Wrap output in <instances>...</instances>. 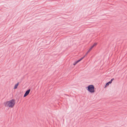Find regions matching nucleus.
I'll use <instances>...</instances> for the list:
<instances>
[{
	"instance_id": "9d476101",
	"label": "nucleus",
	"mask_w": 127,
	"mask_h": 127,
	"mask_svg": "<svg viewBox=\"0 0 127 127\" xmlns=\"http://www.w3.org/2000/svg\"><path fill=\"white\" fill-rule=\"evenodd\" d=\"M89 52H88V51L87 52V53H86L85 55L84 56H85V57L86 56V55H87L88 53Z\"/></svg>"
},
{
	"instance_id": "0eeeda50",
	"label": "nucleus",
	"mask_w": 127,
	"mask_h": 127,
	"mask_svg": "<svg viewBox=\"0 0 127 127\" xmlns=\"http://www.w3.org/2000/svg\"><path fill=\"white\" fill-rule=\"evenodd\" d=\"M85 57V56H83V57L81 58L79 60H78V61H79V62H80L81 60H82V59H83Z\"/></svg>"
},
{
	"instance_id": "9b49d317",
	"label": "nucleus",
	"mask_w": 127,
	"mask_h": 127,
	"mask_svg": "<svg viewBox=\"0 0 127 127\" xmlns=\"http://www.w3.org/2000/svg\"><path fill=\"white\" fill-rule=\"evenodd\" d=\"M27 95H27V94H26L25 93V94L24 95L23 97H26V96H27Z\"/></svg>"
},
{
	"instance_id": "423d86ee",
	"label": "nucleus",
	"mask_w": 127,
	"mask_h": 127,
	"mask_svg": "<svg viewBox=\"0 0 127 127\" xmlns=\"http://www.w3.org/2000/svg\"><path fill=\"white\" fill-rule=\"evenodd\" d=\"M97 44V42H95L92 46L93 48Z\"/></svg>"
},
{
	"instance_id": "f03ea898",
	"label": "nucleus",
	"mask_w": 127,
	"mask_h": 127,
	"mask_svg": "<svg viewBox=\"0 0 127 127\" xmlns=\"http://www.w3.org/2000/svg\"><path fill=\"white\" fill-rule=\"evenodd\" d=\"M95 88L93 85H88L86 88V89L91 93H94L95 92Z\"/></svg>"
},
{
	"instance_id": "6e6552de",
	"label": "nucleus",
	"mask_w": 127,
	"mask_h": 127,
	"mask_svg": "<svg viewBox=\"0 0 127 127\" xmlns=\"http://www.w3.org/2000/svg\"><path fill=\"white\" fill-rule=\"evenodd\" d=\"M77 63V62L76 61H75L73 63V65H75Z\"/></svg>"
},
{
	"instance_id": "39448f33",
	"label": "nucleus",
	"mask_w": 127,
	"mask_h": 127,
	"mask_svg": "<svg viewBox=\"0 0 127 127\" xmlns=\"http://www.w3.org/2000/svg\"><path fill=\"white\" fill-rule=\"evenodd\" d=\"M30 91L31 90L30 89H28L26 91L25 93L27 95H28Z\"/></svg>"
},
{
	"instance_id": "4468645a",
	"label": "nucleus",
	"mask_w": 127,
	"mask_h": 127,
	"mask_svg": "<svg viewBox=\"0 0 127 127\" xmlns=\"http://www.w3.org/2000/svg\"><path fill=\"white\" fill-rule=\"evenodd\" d=\"M77 62V63H78V62H79V61H78V60H77V61H76Z\"/></svg>"
},
{
	"instance_id": "ddd939ff",
	"label": "nucleus",
	"mask_w": 127,
	"mask_h": 127,
	"mask_svg": "<svg viewBox=\"0 0 127 127\" xmlns=\"http://www.w3.org/2000/svg\"><path fill=\"white\" fill-rule=\"evenodd\" d=\"M93 48V47L92 46H91V48H90V49H91L92 50Z\"/></svg>"
},
{
	"instance_id": "f257e3e1",
	"label": "nucleus",
	"mask_w": 127,
	"mask_h": 127,
	"mask_svg": "<svg viewBox=\"0 0 127 127\" xmlns=\"http://www.w3.org/2000/svg\"><path fill=\"white\" fill-rule=\"evenodd\" d=\"M15 100L14 99H12L9 101H7L6 102H4V105L6 107L13 108L15 106Z\"/></svg>"
},
{
	"instance_id": "f8f14e48",
	"label": "nucleus",
	"mask_w": 127,
	"mask_h": 127,
	"mask_svg": "<svg viewBox=\"0 0 127 127\" xmlns=\"http://www.w3.org/2000/svg\"><path fill=\"white\" fill-rule=\"evenodd\" d=\"M92 50L91 49H89L88 50V52H90L91 50Z\"/></svg>"
},
{
	"instance_id": "7ed1b4c3",
	"label": "nucleus",
	"mask_w": 127,
	"mask_h": 127,
	"mask_svg": "<svg viewBox=\"0 0 127 127\" xmlns=\"http://www.w3.org/2000/svg\"><path fill=\"white\" fill-rule=\"evenodd\" d=\"M19 82L17 83V84H16L14 86L13 89H16L18 87L19 85Z\"/></svg>"
},
{
	"instance_id": "20e7f679",
	"label": "nucleus",
	"mask_w": 127,
	"mask_h": 127,
	"mask_svg": "<svg viewBox=\"0 0 127 127\" xmlns=\"http://www.w3.org/2000/svg\"><path fill=\"white\" fill-rule=\"evenodd\" d=\"M111 84V83L110 81L108 82L105 85V86L104 88H105L107 86H108L109 85V84Z\"/></svg>"
},
{
	"instance_id": "1a4fd4ad",
	"label": "nucleus",
	"mask_w": 127,
	"mask_h": 127,
	"mask_svg": "<svg viewBox=\"0 0 127 127\" xmlns=\"http://www.w3.org/2000/svg\"><path fill=\"white\" fill-rule=\"evenodd\" d=\"M114 80V78H113L110 81V82H111V83H112V82Z\"/></svg>"
}]
</instances>
